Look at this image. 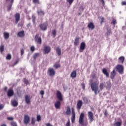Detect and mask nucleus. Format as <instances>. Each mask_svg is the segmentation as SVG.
Returning <instances> with one entry per match:
<instances>
[{"instance_id":"1","label":"nucleus","mask_w":126,"mask_h":126,"mask_svg":"<svg viewBox=\"0 0 126 126\" xmlns=\"http://www.w3.org/2000/svg\"><path fill=\"white\" fill-rule=\"evenodd\" d=\"M56 97L58 99L57 101L55 103L54 105L56 109H61V102L63 100V94L60 91H57L56 92Z\"/></svg>"},{"instance_id":"2","label":"nucleus","mask_w":126,"mask_h":126,"mask_svg":"<svg viewBox=\"0 0 126 126\" xmlns=\"http://www.w3.org/2000/svg\"><path fill=\"white\" fill-rule=\"evenodd\" d=\"M98 83L96 82L92 83L91 87L92 91H94L95 95H97L98 93H100V90H99V87H98Z\"/></svg>"},{"instance_id":"3","label":"nucleus","mask_w":126,"mask_h":126,"mask_svg":"<svg viewBox=\"0 0 126 126\" xmlns=\"http://www.w3.org/2000/svg\"><path fill=\"white\" fill-rule=\"evenodd\" d=\"M84 117H85L84 113H81L79 118V124L82 126H87L88 122H87V121L86 123H84Z\"/></svg>"},{"instance_id":"4","label":"nucleus","mask_w":126,"mask_h":126,"mask_svg":"<svg viewBox=\"0 0 126 126\" xmlns=\"http://www.w3.org/2000/svg\"><path fill=\"white\" fill-rule=\"evenodd\" d=\"M116 69L120 74L124 73V66L122 64H118L116 66Z\"/></svg>"},{"instance_id":"5","label":"nucleus","mask_w":126,"mask_h":126,"mask_svg":"<svg viewBox=\"0 0 126 126\" xmlns=\"http://www.w3.org/2000/svg\"><path fill=\"white\" fill-rule=\"evenodd\" d=\"M88 118L90 121V123H92L94 121V114L91 111H89L88 112Z\"/></svg>"},{"instance_id":"6","label":"nucleus","mask_w":126,"mask_h":126,"mask_svg":"<svg viewBox=\"0 0 126 126\" xmlns=\"http://www.w3.org/2000/svg\"><path fill=\"white\" fill-rule=\"evenodd\" d=\"M86 47V44L84 42H82L80 45L79 48V52L80 53H82L84 50H85V48Z\"/></svg>"},{"instance_id":"7","label":"nucleus","mask_w":126,"mask_h":126,"mask_svg":"<svg viewBox=\"0 0 126 126\" xmlns=\"http://www.w3.org/2000/svg\"><path fill=\"white\" fill-rule=\"evenodd\" d=\"M38 36L39 35L38 34H36L34 37V40L37 43V44H39V45H41V44H42V38H41V37Z\"/></svg>"},{"instance_id":"8","label":"nucleus","mask_w":126,"mask_h":126,"mask_svg":"<svg viewBox=\"0 0 126 126\" xmlns=\"http://www.w3.org/2000/svg\"><path fill=\"white\" fill-rule=\"evenodd\" d=\"M48 72L50 76H54V75L56 74V72L55 71V70H54V69L52 68H49Z\"/></svg>"},{"instance_id":"9","label":"nucleus","mask_w":126,"mask_h":126,"mask_svg":"<svg viewBox=\"0 0 126 126\" xmlns=\"http://www.w3.org/2000/svg\"><path fill=\"white\" fill-rule=\"evenodd\" d=\"M30 122V117H29L28 115H25L24 118V124H25V125H28V124H29Z\"/></svg>"},{"instance_id":"10","label":"nucleus","mask_w":126,"mask_h":126,"mask_svg":"<svg viewBox=\"0 0 126 126\" xmlns=\"http://www.w3.org/2000/svg\"><path fill=\"white\" fill-rule=\"evenodd\" d=\"M15 23L16 24H17L19 20H20V14H19V13H16L15 14Z\"/></svg>"},{"instance_id":"11","label":"nucleus","mask_w":126,"mask_h":126,"mask_svg":"<svg viewBox=\"0 0 126 126\" xmlns=\"http://www.w3.org/2000/svg\"><path fill=\"white\" fill-rule=\"evenodd\" d=\"M72 117H71V122L72 123H74L75 121V112H74V108H72Z\"/></svg>"},{"instance_id":"12","label":"nucleus","mask_w":126,"mask_h":126,"mask_svg":"<svg viewBox=\"0 0 126 126\" xmlns=\"http://www.w3.org/2000/svg\"><path fill=\"white\" fill-rule=\"evenodd\" d=\"M44 54H49L51 52V47L49 46H46L44 49Z\"/></svg>"},{"instance_id":"13","label":"nucleus","mask_w":126,"mask_h":126,"mask_svg":"<svg viewBox=\"0 0 126 126\" xmlns=\"http://www.w3.org/2000/svg\"><path fill=\"white\" fill-rule=\"evenodd\" d=\"M82 105H83V102H82V100H78L77 104V109L78 110H80L81 109V107H82Z\"/></svg>"},{"instance_id":"14","label":"nucleus","mask_w":126,"mask_h":126,"mask_svg":"<svg viewBox=\"0 0 126 126\" xmlns=\"http://www.w3.org/2000/svg\"><path fill=\"white\" fill-rule=\"evenodd\" d=\"M39 26L40 29L41 30H42L43 31H45L47 30V25H46V24H45V23L41 24L39 25Z\"/></svg>"},{"instance_id":"15","label":"nucleus","mask_w":126,"mask_h":126,"mask_svg":"<svg viewBox=\"0 0 126 126\" xmlns=\"http://www.w3.org/2000/svg\"><path fill=\"white\" fill-rule=\"evenodd\" d=\"M116 74L117 73L116 72V70H113L110 73V78L111 79H114Z\"/></svg>"},{"instance_id":"16","label":"nucleus","mask_w":126,"mask_h":126,"mask_svg":"<svg viewBox=\"0 0 126 126\" xmlns=\"http://www.w3.org/2000/svg\"><path fill=\"white\" fill-rule=\"evenodd\" d=\"M79 40H80V37H76L75 38L74 42V46H78V45H79Z\"/></svg>"},{"instance_id":"17","label":"nucleus","mask_w":126,"mask_h":126,"mask_svg":"<svg viewBox=\"0 0 126 126\" xmlns=\"http://www.w3.org/2000/svg\"><path fill=\"white\" fill-rule=\"evenodd\" d=\"M102 72L104 75L106 76V77H109L110 76V75L109 74V72H108V71L107 69L105 68L102 69Z\"/></svg>"},{"instance_id":"18","label":"nucleus","mask_w":126,"mask_h":126,"mask_svg":"<svg viewBox=\"0 0 126 126\" xmlns=\"http://www.w3.org/2000/svg\"><path fill=\"white\" fill-rule=\"evenodd\" d=\"M14 94V92H13V90H9L7 92V95L9 97H10L11 96H13Z\"/></svg>"},{"instance_id":"19","label":"nucleus","mask_w":126,"mask_h":126,"mask_svg":"<svg viewBox=\"0 0 126 126\" xmlns=\"http://www.w3.org/2000/svg\"><path fill=\"white\" fill-rule=\"evenodd\" d=\"M37 14H38V15H41L43 16H44V15H45V12L41 9L37 10Z\"/></svg>"},{"instance_id":"20","label":"nucleus","mask_w":126,"mask_h":126,"mask_svg":"<svg viewBox=\"0 0 126 126\" xmlns=\"http://www.w3.org/2000/svg\"><path fill=\"white\" fill-rule=\"evenodd\" d=\"M118 62L119 63H124L125 62V57L124 56H121L118 59Z\"/></svg>"},{"instance_id":"21","label":"nucleus","mask_w":126,"mask_h":126,"mask_svg":"<svg viewBox=\"0 0 126 126\" xmlns=\"http://www.w3.org/2000/svg\"><path fill=\"white\" fill-rule=\"evenodd\" d=\"M88 27L89 29L93 30L95 28V26L94 25V23L93 22H91L88 25Z\"/></svg>"},{"instance_id":"22","label":"nucleus","mask_w":126,"mask_h":126,"mask_svg":"<svg viewBox=\"0 0 126 126\" xmlns=\"http://www.w3.org/2000/svg\"><path fill=\"white\" fill-rule=\"evenodd\" d=\"M25 101L27 104H30L31 103V100H30V96L26 95Z\"/></svg>"},{"instance_id":"23","label":"nucleus","mask_w":126,"mask_h":126,"mask_svg":"<svg viewBox=\"0 0 126 126\" xmlns=\"http://www.w3.org/2000/svg\"><path fill=\"white\" fill-rule=\"evenodd\" d=\"M70 77H72V78H75V77H76V70H74L72 71L71 73Z\"/></svg>"},{"instance_id":"24","label":"nucleus","mask_w":126,"mask_h":126,"mask_svg":"<svg viewBox=\"0 0 126 126\" xmlns=\"http://www.w3.org/2000/svg\"><path fill=\"white\" fill-rule=\"evenodd\" d=\"M18 36L19 37H20L21 38L22 37H24V36H25V33H24V31H22L21 32H19L18 33Z\"/></svg>"},{"instance_id":"25","label":"nucleus","mask_w":126,"mask_h":126,"mask_svg":"<svg viewBox=\"0 0 126 126\" xmlns=\"http://www.w3.org/2000/svg\"><path fill=\"white\" fill-rule=\"evenodd\" d=\"M56 51L58 56H61V55H62V50L59 47L56 48Z\"/></svg>"},{"instance_id":"26","label":"nucleus","mask_w":126,"mask_h":126,"mask_svg":"<svg viewBox=\"0 0 126 126\" xmlns=\"http://www.w3.org/2000/svg\"><path fill=\"white\" fill-rule=\"evenodd\" d=\"M4 38L5 40H7L9 38V33L8 32H4L3 33Z\"/></svg>"},{"instance_id":"27","label":"nucleus","mask_w":126,"mask_h":126,"mask_svg":"<svg viewBox=\"0 0 126 126\" xmlns=\"http://www.w3.org/2000/svg\"><path fill=\"white\" fill-rule=\"evenodd\" d=\"M6 1H8V0H5ZM14 1V0H11V4L9 5V6L8 7V10H10V9H11V7L12 6V4H13V2Z\"/></svg>"},{"instance_id":"28","label":"nucleus","mask_w":126,"mask_h":126,"mask_svg":"<svg viewBox=\"0 0 126 126\" xmlns=\"http://www.w3.org/2000/svg\"><path fill=\"white\" fill-rule=\"evenodd\" d=\"M70 107L67 106V109H66V111L65 112V114L66 115H67V116H69V115H70Z\"/></svg>"},{"instance_id":"29","label":"nucleus","mask_w":126,"mask_h":126,"mask_svg":"<svg viewBox=\"0 0 126 126\" xmlns=\"http://www.w3.org/2000/svg\"><path fill=\"white\" fill-rule=\"evenodd\" d=\"M111 88H112V84L111 83V82H107V86H106L107 89H108V90H110V89H111Z\"/></svg>"},{"instance_id":"30","label":"nucleus","mask_w":126,"mask_h":126,"mask_svg":"<svg viewBox=\"0 0 126 126\" xmlns=\"http://www.w3.org/2000/svg\"><path fill=\"white\" fill-rule=\"evenodd\" d=\"M107 32H106V33H105V36H110V35H111V34H112V32H111V29H107Z\"/></svg>"},{"instance_id":"31","label":"nucleus","mask_w":126,"mask_h":126,"mask_svg":"<svg viewBox=\"0 0 126 126\" xmlns=\"http://www.w3.org/2000/svg\"><path fill=\"white\" fill-rule=\"evenodd\" d=\"M12 105L13 107H17L18 106V102L16 100H13L12 102Z\"/></svg>"},{"instance_id":"32","label":"nucleus","mask_w":126,"mask_h":126,"mask_svg":"<svg viewBox=\"0 0 126 126\" xmlns=\"http://www.w3.org/2000/svg\"><path fill=\"white\" fill-rule=\"evenodd\" d=\"M122 122H116L114 124V126H122Z\"/></svg>"},{"instance_id":"33","label":"nucleus","mask_w":126,"mask_h":126,"mask_svg":"<svg viewBox=\"0 0 126 126\" xmlns=\"http://www.w3.org/2000/svg\"><path fill=\"white\" fill-rule=\"evenodd\" d=\"M104 83H100L99 85V89L100 91H102L103 89H104Z\"/></svg>"},{"instance_id":"34","label":"nucleus","mask_w":126,"mask_h":126,"mask_svg":"<svg viewBox=\"0 0 126 126\" xmlns=\"http://www.w3.org/2000/svg\"><path fill=\"white\" fill-rule=\"evenodd\" d=\"M39 56H40L39 53H35L33 56V59L36 60L37 58H38V57H39Z\"/></svg>"},{"instance_id":"35","label":"nucleus","mask_w":126,"mask_h":126,"mask_svg":"<svg viewBox=\"0 0 126 126\" xmlns=\"http://www.w3.org/2000/svg\"><path fill=\"white\" fill-rule=\"evenodd\" d=\"M4 51V45L3 44H2L0 46V53H2Z\"/></svg>"},{"instance_id":"36","label":"nucleus","mask_w":126,"mask_h":126,"mask_svg":"<svg viewBox=\"0 0 126 126\" xmlns=\"http://www.w3.org/2000/svg\"><path fill=\"white\" fill-rule=\"evenodd\" d=\"M35 122H36V119H35V118L32 117V120H31V124H32V125L34 126V125H35Z\"/></svg>"},{"instance_id":"37","label":"nucleus","mask_w":126,"mask_h":126,"mask_svg":"<svg viewBox=\"0 0 126 126\" xmlns=\"http://www.w3.org/2000/svg\"><path fill=\"white\" fill-rule=\"evenodd\" d=\"M6 59L8 61H10V60H11V55L8 54L6 57Z\"/></svg>"},{"instance_id":"38","label":"nucleus","mask_w":126,"mask_h":126,"mask_svg":"<svg viewBox=\"0 0 126 126\" xmlns=\"http://www.w3.org/2000/svg\"><path fill=\"white\" fill-rule=\"evenodd\" d=\"M52 34L54 36V37H56V35H57V31L56 30H53L52 31Z\"/></svg>"},{"instance_id":"39","label":"nucleus","mask_w":126,"mask_h":126,"mask_svg":"<svg viewBox=\"0 0 126 126\" xmlns=\"http://www.w3.org/2000/svg\"><path fill=\"white\" fill-rule=\"evenodd\" d=\"M74 1V0H66V2H68L69 5H71L72 4V2Z\"/></svg>"},{"instance_id":"40","label":"nucleus","mask_w":126,"mask_h":126,"mask_svg":"<svg viewBox=\"0 0 126 126\" xmlns=\"http://www.w3.org/2000/svg\"><path fill=\"white\" fill-rule=\"evenodd\" d=\"M54 67H55V68H59V67H61V65L60 64H55L54 65Z\"/></svg>"},{"instance_id":"41","label":"nucleus","mask_w":126,"mask_h":126,"mask_svg":"<svg viewBox=\"0 0 126 126\" xmlns=\"http://www.w3.org/2000/svg\"><path fill=\"white\" fill-rule=\"evenodd\" d=\"M41 116L40 115H37L36 117V121L37 122H40L41 121Z\"/></svg>"},{"instance_id":"42","label":"nucleus","mask_w":126,"mask_h":126,"mask_svg":"<svg viewBox=\"0 0 126 126\" xmlns=\"http://www.w3.org/2000/svg\"><path fill=\"white\" fill-rule=\"evenodd\" d=\"M32 2L33 3H37V4H39L40 3L39 0H32Z\"/></svg>"},{"instance_id":"43","label":"nucleus","mask_w":126,"mask_h":126,"mask_svg":"<svg viewBox=\"0 0 126 126\" xmlns=\"http://www.w3.org/2000/svg\"><path fill=\"white\" fill-rule=\"evenodd\" d=\"M111 24H113V25H116V24H117V21L116 20V19H113L112 22H111Z\"/></svg>"},{"instance_id":"44","label":"nucleus","mask_w":126,"mask_h":126,"mask_svg":"<svg viewBox=\"0 0 126 126\" xmlns=\"http://www.w3.org/2000/svg\"><path fill=\"white\" fill-rule=\"evenodd\" d=\"M11 126H17V124L15 123V122H12L11 123Z\"/></svg>"},{"instance_id":"45","label":"nucleus","mask_w":126,"mask_h":126,"mask_svg":"<svg viewBox=\"0 0 126 126\" xmlns=\"http://www.w3.org/2000/svg\"><path fill=\"white\" fill-rule=\"evenodd\" d=\"M32 22L33 23H35V21L36 20V17L35 16H32Z\"/></svg>"},{"instance_id":"46","label":"nucleus","mask_w":126,"mask_h":126,"mask_svg":"<svg viewBox=\"0 0 126 126\" xmlns=\"http://www.w3.org/2000/svg\"><path fill=\"white\" fill-rule=\"evenodd\" d=\"M31 51L33 53L35 51V47L34 46H32L31 47Z\"/></svg>"},{"instance_id":"47","label":"nucleus","mask_w":126,"mask_h":126,"mask_svg":"<svg viewBox=\"0 0 126 126\" xmlns=\"http://www.w3.org/2000/svg\"><path fill=\"white\" fill-rule=\"evenodd\" d=\"M79 10L80 11H83V10H84V7H83V6H81Z\"/></svg>"},{"instance_id":"48","label":"nucleus","mask_w":126,"mask_h":126,"mask_svg":"<svg viewBox=\"0 0 126 126\" xmlns=\"http://www.w3.org/2000/svg\"><path fill=\"white\" fill-rule=\"evenodd\" d=\"M24 54V49H21V56H23Z\"/></svg>"},{"instance_id":"49","label":"nucleus","mask_w":126,"mask_h":126,"mask_svg":"<svg viewBox=\"0 0 126 126\" xmlns=\"http://www.w3.org/2000/svg\"><path fill=\"white\" fill-rule=\"evenodd\" d=\"M65 126H70V121H69V120H68L67 123L66 124Z\"/></svg>"},{"instance_id":"50","label":"nucleus","mask_w":126,"mask_h":126,"mask_svg":"<svg viewBox=\"0 0 126 126\" xmlns=\"http://www.w3.org/2000/svg\"><path fill=\"white\" fill-rule=\"evenodd\" d=\"M24 83H25V84H28V80L26 79H25L24 80Z\"/></svg>"},{"instance_id":"51","label":"nucleus","mask_w":126,"mask_h":126,"mask_svg":"<svg viewBox=\"0 0 126 126\" xmlns=\"http://www.w3.org/2000/svg\"><path fill=\"white\" fill-rule=\"evenodd\" d=\"M40 94L41 95H42V97H43V95H44L45 94V92L43 90H41L40 91Z\"/></svg>"},{"instance_id":"52","label":"nucleus","mask_w":126,"mask_h":126,"mask_svg":"<svg viewBox=\"0 0 126 126\" xmlns=\"http://www.w3.org/2000/svg\"><path fill=\"white\" fill-rule=\"evenodd\" d=\"M7 119L8 121H13V117H7Z\"/></svg>"},{"instance_id":"53","label":"nucleus","mask_w":126,"mask_h":126,"mask_svg":"<svg viewBox=\"0 0 126 126\" xmlns=\"http://www.w3.org/2000/svg\"><path fill=\"white\" fill-rule=\"evenodd\" d=\"M81 85H82L83 89L85 90V84L82 83Z\"/></svg>"},{"instance_id":"54","label":"nucleus","mask_w":126,"mask_h":126,"mask_svg":"<svg viewBox=\"0 0 126 126\" xmlns=\"http://www.w3.org/2000/svg\"><path fill=\"white\" fill-rule=\"evenodd\" d=\"M104 116H108V111H107V110H106L105 111V112H104Z\"/></svg>"},{"instance_id":"55","label":"nucleus","mask_w":126,"mask_h":126,"mask_svg":"<svg viewBox=\"0 0 126 126\" xmlns=\"http://www.w3.org/2000/svg\"><path fill=\"white\" fill-rule=\"evenodd\" d=\"M122 5H126V1H124L122 2Z\"/></svg>"},{"instance_id":"56","label":"nucleus","mask_w":126,"mask_h":126,"mask_svg":"<svg viewBox=\"0 0 126 126\" xmlns=\"http://www.w3.org/2000/svg\"><path fill=\"white\" fill-rule=\"evenodd\" d=\"M101 19V23H103V22H104V21H105V18H104V17H102Z\"/></svg>"},{"instance_id":"57","label":"nucleus","mask_w":126,"mask_h":126,"mask_svg":"<svg viewBox=\"0 0 126 126\" xmlns=\"http://www.w3.org/2000/svg\"><path fill=\"white\" fill-rule=\"evenodd\" d=\"M46 126H53V125H52V124H50V123H47L45 124Z\"/></svg>"},{"instance_id":"58","label":"nucleus","mask_w":126,"mask_h":126,"mask_svg":"<svg viewBox=\"0 0 126 126\" xmlns=\"http://www.w3.org/2000/svg\"><path fill=\"white\" fill-rule=\"evenodd\" d=\"M103 4H105V1L104 0H100Z\"/></svg>"},{"instance_id":"59","label":"nucleus","mask_w":126,"mask_h":126,"mask_svg":"<svg viewBox=\"0 0 126 126\" xmlns=\"http://www.w3.org/2000/svg\"><path fill=\"white\" fill-rule=\"evenodd\" d=\"M7 90V87H5L4 88V91H5V92H6V91Z\"/></svg>"},{"instance_id":"60","label":"nucleus","mask_w":126,"mask_h":126,"mask_svg":"<svg viewBox=\"0 0 126 126\" xmlns=\"http://www.w3.org/2000/svg\"><path fill=\"white\" fill-rule=\"evenodd\" d=\"M3 108V106H2V105H0V110H1Z\"/></svg>"},{"instance_id":"61","label":"nucleus","mask_w":126,"mask_h":126,"mask_svg":"<svg viewBox=\"0 0 126 126\" xmlns=\"http://www.w3.org/2000/svg\"><path fill=\"white\" fill-rule=\"evenodd\" d=\"M31 26V23H29V24L27 25V27H30Z\"/></svg>"},{"instance_id":"62","label":"nucleus","mask_w":126,"mask_h":126,"mask_svg":"<svg viewBox=\"0 0 126 126\" xmlns=\"http://www.w3.org/2000/svg\"><path fill=\"white\" fill-rule=\"evenodd\" d=\"M17 63H18V61L15 62V64H17Z\"/></svg>"},{"instance_id":"63","label":"nucleus","mask_w":126,"mask_h":126,"mask_svg":"<svg viewBox=\"0 0 126 126\" xmlns=\"http://www.w3.org/2000/svg\"><path fill=\"white\" fill-rule=\"evenodd\" d=\"M1 126H6V125L5 124H2L1 125Z\"/></svg>"},{"instance_id":"64","label":"nucleus","mask_w":126,"mask_h":126,"mask_svg":"<svg viewBox=\"0 0 126 126\" xmlns=\"http://www.w3.org/2000/svg\"><path fill=\"white\" fill-rule=\"evenodd\" d=\"M81 14V13H79V15H80Z\"/></svg>"}]
</instances>
